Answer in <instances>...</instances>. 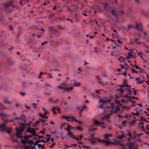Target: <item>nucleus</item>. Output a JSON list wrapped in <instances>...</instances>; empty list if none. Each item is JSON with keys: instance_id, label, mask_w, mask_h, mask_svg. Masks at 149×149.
I'll return each instance as SVG.
<instances>
[{"instance_id": "obj_1", "label": "nucleus", "mask_w": 149, "mask_h": 149, "mask_svg": "<svg viewBox=\"0 0 149 149\" xmlns=\"http://www.w3.org/2000/svg\"><path fill=\"white\" fill-rule=\"evenodd\" d=\"M27 125L26 123L24 124V123H21L20 124L19 129L17 127H15V130L16 131V136L18 138L22 139V132L23 131L26 127L25 125Z\"/></svg>"}, {"instance_id": "obj_2", "label": "nucleus", "mask_w": 149, "mask_h": 149, "mask_svg": "<svg viewBox=\"0 0 149 149\" xmlns=\"http://www.w3.org/2000/svg\"><path fill=\"white\" fill-rule=\"evenodd\" d=\"M66 86V84L65 83H62L60 85H58V88L61 89H64V91H71L73 88L72 87H67Z\"/></svg>"}, {"instance_id": "obj_3", "label": "nucleus", "mask_w": 149, "mask_h": 149, "mask_svg": "<svg viewBox=\"0 0 149 149\" xmlns=\"http://www.w3.org/2000/svg\"><path fill=\"white\" fill-rule=\"evenodd\" d=\"M101 122L97 120H93V123L92 125L91 126V130H96L97 128L95 127V126H100Z\"/></svg>"}, {"instance_id": "obj_4", "label": "nucleus", "mask_w": 149, "mask_h": 149, "mask_svg": "<svg viewBox=\"0 0 149 149\" xmlns=\"http://www.w3.org/2000/svg\"><path fill=\"white\" fill-rule=\"evenodd\" d=\"M111 143L115 145H119L121 146L123 149H127L126 148L125 146L123 145V142L121 140L117 141L114 140L111 142Z\"/></svg>"}, {"instance_id": "obj_5", "label": "nucleus", "mask_w": 149, "mask_h": 149, "mask_svg": "<svg viewBox=\"0 0 149 149\" xmlns=\"http://www.w3.org/2000/svg\"><path fill=\"white\" fill-rule=\"evenodd\" d=\"M110 100H104L103 99H100L99 101V108L100 109L103 108V106L104 105L108 103L110 101Z\"/></svg>"}, {"instance_id": "obj_6", "label": "nucleus", "mask_w": 149, "mask_h": 149, "mask_svg": "<svg viewBox=\"0 0 149 149\" xmlns=\"http://www.w3.org/2000/svg\"><path fill=\"white\" fill-rule=\"evenodd\" d=\"M120 10H118L116 8H114L113 9L111 10V12L112 15L117 17L121 14L119 13Z\"/></svg>"}, {"instance_id": "obj_7", "label": "nucleus", "mask_w": 149, "mask_h": 149, "mask_svg": "<svg viewBox=\"0 0 149 149\" xmlns=\"http://www.w3.org/2000/svg\"><path fill=\"white\" fill-rule=\"evenodd\" d=\"M13 1H10L9 2L3 3V5L5 7V9L6 10V8L12 6L13 8H16L17 7V5H15L14 6L13 5Z\"/></svg>"}, {"instance_id": "obj_8", "label": "nucleus", "mask_w": 149, "mask_h": 149, "mask_svg": "<svg viewBox=\"0 0 149 149\" xmlns=\"http://www.w3.org/2000/svg\"><path fill=\"white\" fill-rule=\"evenodd\" d=\"M49 29L51 33L53 34L56 35L59 33L58 31L55 29L53 26H50Z\"/></svg>"}, {"instance_id": "obj_9", "label": "nucleus", "mask_w": 149, "mask_h": 149, "mask_svg": "<svg viewBox=\"0 0 149 149\" xmlns=\"http://www.w3.org/2000/svg\"><path fill=\"white\" fill-rule=\"evenodd\" d=\"M82 138L83 136L80 135L77 136L76 137L75 136L74 139H75L79 143L82 144V143L81 142V141Z\"/></svg>"}, {"instance_id": "obj_10", "label": "nucleus", "mask_w": 149, "mask_h": 149, "mask_svg": "<svg viewBox=\"0 0 149 149\" xmlns=\"http://www.w3.org/2000/svg\"><path fill=\"white\" fill-rule=\"evenodd\" d=\"M112 114L111 113L109 114H106L102 118V120L106 119L107 122L109 123H110V121L108 120V118H109V116L111 115Z\"/></svg>"}, {"instance_id": "obj_11", "label": "nucleus", "mask_w": 149, "mask_h": 149, "mask_svg": "<svg viewBox=\"0 0 149 149\" xmlns=\"http://www.w3.org/2000/svg\"><path fill=\"white\" fill-rule=\"evenodd\" d=\"M126 85H127L126 84H123L122 85H121L120 86V88L118 89V91H120V96H121L123 93V87L124 86H126Z\"/></svg>"}, {"instance_id": "obj_12", "label": "nucleus", "mask_w": 149, "mask_h": 149, "mask_svg": "<svg viewBox=\"0 0 149 149\" xmlns=\"http://www.w3.org/2000/svg\"><path fill=\"white\" fill-rule=\"evenodd\" d=\"M86 108V107L85 105L83 106L82 108H81V107H77V109L79 110V115L80 116L81 115L82 112Z\"/></svg>"}, {"instance_id": "obj_13", "label": "nucleus", "mask_w": 149, "mask_h": 149, "mask_svg": "<svg viewBox=\"0 0 149 149\" xmlns=\"http://www.w3.org/2000/svg\"><path fill=\"white\" fill-rule=\"evenodd\" d=\"M24 149H36V147L34 146L26 145L24 146Z\"/></svg>"}, {"instance_id": "obj_14", "label": "nucleus", "mask_w": 149, "mask_h": 149, "mask_svg": "<svg viewBox=\"0 0 149 149\" xmlns=\"http://www.w3.org/2000/svg\"><path fill=\"white\" fill-rule=\"evenodd\" d=\"M88 140L89 141L91 142L92 143H94L98 142V141H100V140L97 139L96 138L91 139H88Z\"/></svg>"}, {"instance_id": "obj_15", "label": "nucleus", "mask_w": 149, "mask_h": 149, "mask_svg": "<svg viewBox=\"0 0 149 149\" xmlns=\"http://www.w3.org/2000/svg\"><path fill=\"white\" fill-rule=\"evenodd\" d=\"M104 7V9L105 10H107L109 9L110 8V6L109 3H105L103 5Z\"/></svg>"}, {"instance_id": "obj_16", "label": "nucleus", "mask_w": 149, "mask_h": 149, "mask_svg": "<svg viewBox=\"0 0 149 149\" xmlns=\"http://www.w3.org/2000/svg\"><path fill=\"white\" fill-rule=\"evenodd\" d=\"M14 63V62L10 59H8L6 61V64L10 65H13Z\"/></svg>"}, {"instance_id": "obj_17", "label": "nucleus", "mask_w": 149, "mask_h": 149, "mask_svg": "<svg viewBox=\"0 0 149 149\" xmlns=\"http://www.w3.org/2000/svg\"><path fill=\"white\" fill-rule=\"evenodd\" d=\"M0 127L1 128V131H3L4 130L5 128L6 129H8V127L6 126V124L5 123L0 125Z\"/></svg>"}, {"instance_id": "obj_18", "label": "nucleus", "mask_w": 149, "mask_h": 149, "mask_svg": "<svg viewBox=\"0 0 149 149\" xmlns=\"http://www.w3.org/2000/svg\"><path fill=\"white\" fill-rule=\"evenodd\" d=\"M68 135L70 137L72 138L73 139H74V138L75 136L73 134V133L71 132L70 131H68Z\"/></svg>"}, {"instance_id": "obj_19", "label": "nucleus", "mask_w": 149, "mask_h": 149, "mask_svg": "<svg viewBox=\"0 0 149 149\" xmlns=\"http://www.w3.org/2000/svg\"><path fill=\"white\" fill-rule=\"evenodd\" d=\"M0 116H1L3 118L5 117H10V116L4 113H0Z\"/></svg>"}, {"instance_id": "obj_20", "label": "nucleus", "mask_w": 149, "mask_h": 149, "mask_svg": "<svg viewBox=\"0 0 149 149\" xmlns=\"http://www.w3.org/2000/svg\"><path fill=\"white\" fill-rule=\"evenodd\" d=\"M0 107L1 110H7L8 109L7 108L5 107L3 104H0Z\"/></svg>"}, {"instance_id": "obj_21", "label": "nucleus", "mask_w": 149, "mask_h": 149, "mask_svg": "<svg viewBox=\"0 0 149 149\" xmlns=\"http://www.w3.org/2000/svg\"><path fill=\"white\" fill-rule=\"evenodd\" d=\"M48 102L49 103H56V102L52 99V97H51L49 98L48 100Z\"/></svg>"}, {"instance_id": "obj_22", "label": "nucleus", "mask_w": 149, "mask_h": 149, "mask_svg": "<svg viewBox=\"0 0 149 149\" xmlns=\"http://www.w3.org/2000/svg\"><path fill=\"white\" fill-rule=\"evenodd\" d=\"M62 118L66 119L68 121H70V117L69 116H62Z\"/></svg>"}, {"instance_id": "obj_23", "label": "nucleus", "mask_w": 149, "mask_h": 149, "mask_svg": "<svg viewBox=\"0 0 149 149\" xmlns=\"http://www.w3.org/2000/svg\"><path fill=\"white\" fill-rule=\"evenodd\" d=\"M100 142L102 143H105L106 144H108L111 143V142L110 141L107 140L104 141L103 140H100Z\"/></svg>"}, {"instance_id": "obj_24", "label": "nucleus", "mask_w": 149, "mask_h": 149, "mask_svg": "<svg viewBox=\"0 0 149 149\" xmlns=\"http://www.w3.org/2000/svg\"><path fill=\"white\" fill-rule=\"evenodd\" d=\"M45 86L46 87H45V88L47 89H49V88L52 87V85H51L49 83H46L45 84Z\"/></svg>"}, {"instance_id": "obj_25", "label": "nucleus", "mask_w": 149, "mask_h": 149, "mask_svg": "<svg viewBox=\"0 0 149 149\" xmlns=\"http://www.w3.org/2000/svg\"><path fill=\"white\" fill-rule=\"evenodd\" d=\"M74 15V17L76 19V20L77 21H79L78 17L79 16L78 14L76 13H75Z\"/></svg>"}, {"instance_id": "obj_26", "label": "nucleus", "mask_w": 149, "mask_h": 149, "mask_svg": "<svg viewBox=\"0 0 149 149\" xmlns=\"http://www.w3.org/2000/svg\"><path fill=\"white\" fill-rule=\"evenodd\" d=\"M112 136L111 135H109L108 134H105V135L104 137V139H108L109 137H111Z\"/></svg>"}, {"instance_id": "obj_27", "label": "nucleus", "mask_w": 149, "mask_h": 149, "mask_svg": "<svg viewBox=\"0 0 149 149\" xmlns=\"http://www.w3.org/2000/svg\"><path fill=\"white\" fill-rule=\"evenodd\" d=\"M118 109L117 108L116 109V110L114 111H113L112 110H111L110 111V112L111 113V114H112L114 113H116L118 111Z\"/></svg>"}, {"instance_id": "obj_28", "label": "nucleus", "mask_w": 149, "mask_h": 149, "mask_svg": "<svg viewBox=\"0 0 149 149\" xmlns=\"http://www.w3.org/2000/svg\"><path fill=\"white\" fill-rule=\"evenodd\" d=\"M4 102L5 103H7L8 104H10L12 103L13 102H10L6 98H5L4 100Z\"/></svg>"}, {"instance_id": "obj_29", "label": "nucleus", "mask_w": 149, "mask_h": 149, "mask_svg": "<svg viewBox=\"0 0 149 149\" xmlns=\"http://www.w3.org/2000/svg\"><path fill=\"white\" fill-rule=\"evenodd\" d=\"M136 28L137 30H141V26L137 23H136Z\"/></svg>"}, {"instance_id": "obj_30", "label": "nucleus", "mask_w": 149, "mask_h": 149, "mask_svg": "<svg viewBox=\"0 0 149 149\" xmlns=\"http://www.w3.org/2000/svg\"><path fill=\"white\" fill-rule=\"evenodd\" d=\"M22 117H23L24 118L23 119V121H24V122L25 123H26V120H25V118H26V116H25L24 115V114H22V115L21 116H20V119H22Z\"/></svg>"}, {"instance_id": "obj_31", "label": "nucleus", "mask_w": 149, "mask_h": 149, "mask_svg": "<svg viewBox=\"0 0 149 149\" xmlns=\"http://www.w3.org/2000/svg\"><path fill=\"white\" fill-rule=\"evenodd\" d=\"M73 128H72L71 126L69 124H68V127L66 129V130L68 132V131H70V130L71 129H73Z\"/></svg>"}, {"instance_id": "obj_32", "label": "nucleus", "mask_w": 149, "mask_h": 149, "mask_svg": "<svg viewBox=\"0 0 149 149\" xmlns=\"http://www.w3.org/2000/svg\"><path fill=\"white\" fill-rule=\"evenodd\" d=\"M23 85L24 86L23 88H24L26 87H28L29 85H26V82L25 81H24L23 82Z\"/></svg>"}, {"instance_id": "obj_33", "label": "nucleus", "mask_w": 149, "mask_h": 149, "mask_svg": "<svg viewBox=\"0 0 149 149\" xmlns=\"http://www.w3.org/2000/svg\"><path fill=\"white\" fill-rule=\"evenodd\" d=\"M124 136V134H123L121 135L120 136H116V137L120 139H122L123 137Z\"/></svg>"}, {"instance_id": "obj_34", "label": "nucleus", "mask_w": 149, "mask_h": 149, "mask_svg": "<svg viewBox=\"0 0 149 149\" xmlns=\"http://www.w3.org/2000/svg\"><path fill=\"white\" fill-rule=\"evenodd\" d=\"M102 90L101 89H100L99 90H96V93L97 94H101V92L102 91Z\"/></svg>"}, {"instance_id": "obj_35", "label": "nucleus", "mask_w": 149, "mask_h": 149, "mask_svg": "<svg viewBox=\"0 0 149 149\" xmlns=\"http://www.w3.org/2000/svg\"><path fill=\"white\" fill-rule=\"evenodd\" d=\"M57 107H56L54 108H53L52 109V111L54 114H56V113L55 111V110L57 109Z\"/></svg>"}, {"instance_id": "obj_36", "label": "nucleus", "mask_w": 149, "mask_h": 149, "mask_svg": "<svg viewBox=\"0 0 149 149\" xmlns=\"http://www.w3.org/2000/svg\"><path fill=\"white\" fill-rule=\"evenodd\" d=\"M59 19L63 20H64L65 19V16L64 15H63L62 16L59 17Z\"/></svg>"}, {"instance_id": "obj_37", "label": "nucleus", "mask_w": 149, "mask_h": 149, "mask_svg": "<svg viewBox=\"0 0 149 149\" xmlns=\"http://www.w3.org/2000/svg\"><path fill=\"white\" fill-rule=\"evenodd\" d=\"M130 65L132 66L133 67H134V66L135 67V68L136 69H141V68L139 67L136 64H135L134 65H132L130 64Z\"/></svg>"}, {"instance_id": "obj_38", "label": "nucleus", "mask_w": 149, "mask_h": 149, "mask_svg": "<svg viewBox=\"0 0 149 149\" xmlns=\"http://www.w3.org/2000/svg\"><path fill=\"white\" fill-rule=\"evenodd\" d=\"M21 143H23V144L25 145L26 143H27V141L26 140L25 141L23 139H22L21 141Z\"/></svg>"}, {"instance_id": "obj_39", "label": "nucleus", "mask_w": 149, "mask_h": 149, "mask_svg": "<svg viewBox=\"0 0 149 149\" xmlns=\"http://www.w3.org/2000/svg\"><path fill=\"white\" fill-rule=\"evenodd\" d=\"M80 83L75 82L74 83V86H79L80 85Z\"/></svg>"}, {"instance_id": "obj_40", "label": "nucleus", "mask_w": 149, "mask_h": 149, "mask_svg": "<svg viewBox=\"0 0 149 149\" xmlns=\"http://www.w3.org/2000/svg\"><path fill=\"white\" fill-rule=\"evenodd\" d=\"M134 27V26L130 24H129L128 25V30H129L130 29Z\"/></svg>"}, {"instance_id": "obj_41", "label": "nucleus", "mask_w": 149, "mask_h": 149, "mask_svg": "<svg viewBox=\"0 0 149 149\" xmlns=\"http://www.w3.org/2000/svg\"><path fill=\"white\" fill-rule=\"evenodd\" d=\"M40 119L42 123H45V119H44V118H42V117L41 118H40Z\"/></svg>"}, {"instance_id": "obj_42", "label": "nucleus", "mask_w": 149, "mask_h": 149, "mask_svg": "<svg viewBox=\"0 0 149 149\" xmlns=\"http://www.w3.org/2000/svg\"><path fill=\"white\" fill-rule=\"evenodd\" d=\"M12 130V129L11 128L7 129L6 130V131L8 134H9L11 133Z\"/></svg>"}, {"instance_id": "obj_43", "label": "nucleus", "mask_w": 149, "mask_h": 149, "mask_svg": "<svg viewBox=\"0 0 149 149\" xmlns=\"http://www.w3.org/2000/svg\"><path fill=\"white\" fill-rule=\"evenodd\" d=\"M34 141L31 140H29L28 141H27V143H28L29 144H32L34 143Z\"/></svg>"}, {"instance_id": "obj_44", "label": "nucleus", "mask_w": 149, "mask_h": 149, "mask_svg": "<svg viewBox=\"0 0 149 149\" xmlns=\"http://www.w3.org/2000/svg\"><path fill=\"white\" fill-rule=\"evenodd\" d=\"M36 132V130L35 128H33L31 129V131L30 132V133L32 134L33 132Z\"/></svg>"}, {"instance_id": "obj_45", "label": "nucleus", "mask_w": 149, "mask_h": 149, "mask_svg": "<svg viewBox=\"0 0 149 149\" xmlns=\"http://www.w3.org/2000/svg\"><path fill=\"white\" fill-rule=\"evenodd\" d=\"M31 127H28L27 128V130L26 131V132H29L30 133L31 130Z\"/></svg>"}, {"instance_id": "obj_46", "label": "nucleus", "mask_w": 149, "mask_h": 149, "mask_svg": "<svg viewBox=\"0 0 149 149\" xmlns=\"http://www.w3.org/2000/svg\"><path fill=\"white\" fill-rule=\"evenodd\" d=\"M139 40V39H138V38H136L135 39V42L137 44H141V42H138V41Z\"/></svg>"}, {"instance_id": "obj_47", "label": "nucleus", "mask_w": 149, "mask_h": 149, "mask_svg": "<svg viewBox=\"0 0 149 149\" xmlns=\"http://www.w3.org/2000/svg\"><path fill=\"white\" fill-rule=\"evenodd\" d=\"M131 70L132 71V72L133 73H135L136 74L138 73V72L134 70V68H132V69H131Z\"/></svg>"}, {"instance_id": "obj_48", "label": "nucleus", "mask_w": 149, "mask_h": 149, "mask_svg": "<svg viewBox=\"0 0 149 149\" xmlns=\"http://www.w3.org/2000/svg\"><path fill=\"white\" fill-rule=\"evenodd\" d=\"M47 75H48V77L47 78H53V77L52 75V74L50 73H48Z\"/></svg>"}, {"instance_id": "obj_49", "label": "nucleus", "mask_w": 149, "mask_h": 149, "mask_svg": "<svg viewBox=\"0 0 149 149\" xmlns=\"http://www.w3.org/2000/svg\"><path fill=\"white\" fill-rule=\"evenodd\" d=\"M39 143H40V141L37 140L34 143V146L37 145Z\"/></svg>"}, {"instance_id": "obj_50", "label": "nucleus", "mask_w": 149, "mask_h": 149, "mask_svg": "<svg viewBox=\"0 0 149 149\" xmlns=\"http://www.w3.org/2000/svg\"><path fill=\"white\" fill-rule=\"evenodd\" d=\"M54 16V15L53 14H52L48 15V17L49 18H52L53 16Z\"/></svg>"}, {"instance_id": "obj_51", "label": "nucleus", "mask_w": 149, "mask_h": 149, "mask_svg": "<svg viewBox=\"0 0 149 149\" xmlns=\"http://www.w3.org/2000/svg\"><path fill=\"white\" fill-rule=\"evenodd\" d=\"M32 134L35 137H36L37 136H38V135L36 133V132H33Z\"/></svg>"}, {"instance_id": "obj_52", "label": "nucleus", "mask_w": 149, "mask_h": 149, "mask_svg": "<svg viewBox=\"0 0 149 149\" xmlns=\"http://www.w3.org/2000/svg\"><path fill=\"white\" fill-rule=\"evenodd\" d=\"M56 110L58 111V113H61L62 112V110L59 108H57Z\"/></svg>"}, {"instance_id": "obj_53", "label": "nucleus", "mask_w": 149, "mask_h": 149, "mask_svg": "<svg viewBox=\"0 0 149 149\" xmlns=\"http://www.w3.org/2000/svg\"><path fill=\"white\" fill-rule=\"evenodd\" d=\"M128 136L131 138H132V136L130 133L129 132L128 134Z\"/></svg>"}, {"instance_id": "obj_54", "label": "nucleus", "mask_w": 149, "mask_h": 149, "mask_svg": "<svg viewBox=\"0 0 149 149\" xmlns=\"http://www.w3.org/2000/svg\"><path fill=\"white\" fill-rule=\"evenodd\" d=\"M76 129L80 130H82V128L80 126L77 127L76 128Z\"/></svg>"}, {"instance_id": "obj_55", "label": "nucleus", "mask_w": 149, "mask_h": 149, "mask_svg": "<svg viewBox=\"0 0 149 149\" xmlns=\"http://www.w3.org/2000/svg\"><path fill=\"white\" fill-rule=\"evenodd\" d=\"M33 106V107L35 108V109H36L37 108V107H36V106H37V104L35 103H33L32 104Z\"/></svg>"}, {"instance_id": "obj_56", "label": "nucleus", "mask_w": 149, "mask_h": 149, "mask_svg": "<svg viewBox=\"0 0 149 149\" xmlns=\"http://www.w3.org/2000/svg\"><path fill=\"white\" fill-rule=\"evenodd\" d=\"M19 94L21 95L22 96H24V95L26 93L25 92H19Z\"/></svg>"}, {"instance_id": "obj_57", "label": "nucleus", "mask_w": 149, "mask_h": 149, "mask_svg": "<svg viewBox=\"0 0 149 149\" xmlns=\"http://www.w3.org/2000/svg\"><path fill=\"white\" fill-rule=\"evenodd\" d=\"M51 138L49 137H48L47 138L46 141H45V143H46L47 142H48L50 140Z\"/></svg>"}, {"instance_id": "obj_58", "label": "nucleus", "mask_w": 149, "mask_h": 149, "mask_svg": "<svg viewBox=\"0 0 149 149\" xmlns=\"http://www.w3.org/2000/svg\"><path fill=\"white\" fill-rule=\"evenodd\" d=\"M66 19H67V20L70 21V22L71 23H73V20H72V19L67 18Z\"/></svg>"}, {"instance_id": "obj_59", "label": "nucleus", "mask_w": 149, "mask_h": 149, "mask_svg": "<svg viewBox=\"0 0 149 149\" xmlns=\"http://www.w3.org/2000/svg\"><path fill=\"white\" fill-rule=\"evenodd\" d=\"M39 116L42 117V118H43V117H45V116L43 115L41 113H39Z\"/></svg>"}, {"instance_id": "obj_60", "label": "nucleus", "mask_w": 149, "mask_h": 149, "mask_svg": "<svg viewBox=\"0 0 149 149\" xmlns=\"http://www.w3.org/2000/svg\"><path fill=\"white\" fill-rule=\"evenodd\" d=\"M119 13L121 14L120 15H123L124 13L123 11L121 10L120 11Z\"/></svg>"}, {"instance_id": "obj_61", "label": "nucleus", "mask_w": 149, "mask_h": 149, "mask_svg": "<svg viewBox=\"0 0 149 149\" xmlns=\"http://www.w3.org/2000/svg\"><path fill=\"white\" fill-rule=\"evenodd\" d=\"M128 55L130 56V57H133V55L131 54V53L130 52H129L127 53Z\"/></svg>"}, {"instance_id": "obj_62", "label": "nucleus", "mask_w": 149, "mask_h": 149, "mask_svg": "<svg viewBox=\"0 0 149 149\" xmlns=\"http://www.w3.org/2000/svg\"><path fill=\"white\" fill-rule=\"evenodd\" d=\"M28 136H27V135H25V136L24 137V139L26 141L28 140Z\"/></svg>"}, {"instance_id": "obj_63", "label": "nucleus", "mask_w": 149, "mask_h": 149, "mask_svg": "<svg viewBox=\"0 0 149 149\" xmlns=\"http://www.w3.org/2000/svg\"><path fill=\"white\" fill-rule=\"evenodd\" d=\"M127 122L126 121L124 120L122 122V124L123 126H125V123Z\"/></svg>"}, {"instance_id": "obj_64", "label": "nucleus", "mask_w": 149, "mask_h": 149, "mask_svg": "<svg viewBox=\"0 0 149 149\" xmlns=\"http://www.w3.org/2000/svg\"><path fill=\"white\" fill-rule=\"evenodd\" d=\"M83 147L84 148H89V146H85V145H83Z\"/></svg>"}]
</instances>
